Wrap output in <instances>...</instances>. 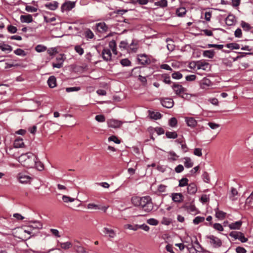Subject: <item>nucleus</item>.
Instances as JSON below:
<instances>
[{"instance_id": "nucleus-12", "label": "nucleus", "mask_w": 253, "mask_h": 253, "mask_svg": "<svg viewBox=\"0 0 253 253\" xmlns=\"http://www.w3.org/2000/svg\"><path fill=\"white\" fill-rule=\"evenodd\" d=\"M103 59L105 61H110L112 58L111 50L108 48H104L102 52Z\"/></svg>"}, {"instance_id": "nucleus-28", "label": "nucleus", "mask_w": 253, "mask_h": 253, "mask_svg": "<svg viewBox=\"0 0 253 253\" xmlns=\"http://www.w3.org/2000/svg\"><path fill=\"white\" fill-rule=\"evenodd\" d=\"M238 191L237 190L232 187L231 189V193L230 194L229 198L232 201H235L237 199V197H236L238 195Z\"/></svg>"}, {"instance_id": "nucleus-21", "label": "nucleus", "mask_w": 253, "mask_h": 253, "mask_svg": "<svg viewBox=\"0 0 253 253\" xmlns=\"http://www.w3.org/2000/svg\"><path fill=\"white\" fill-rule=\"evenodd\" d=\"M58 3L56 1L48 2L45 4V7L51 10H55L58 7Z\"/></svg>"}, {"instance_id": "nucleus-59", "label": "nucleus", "mask_w": 253, "mask_h": 253, "mask_svg": "<svg viewBox=\"0 0 253 253\" xmlns=\"http://www.w3.org/2000/svg\"><path fill=\"white\" fill-rule=\"evenodd\" d=\"M213 227L215 230H216L217 231H223V227L222 225L220 223H214L213 225Z\"/></svg>"}, {"instance_id": "nucleus-26", "label": "nucleus", "mask_w": 253, "mask_h": 253, "mask_svg": "<svg viewBox=\"0 0 253 253\" xmlns=\"http://www.w3.org/2000/svg\"><path fill=\"white\" fill-rule=\"evenodd\" d=\"M47 84L50 88H53L56 86V79L54 76H50L48 80Z\"/></svg>"}, {"instance_id": "nucleus-45", "label": "nucleus", "mask_w": 253, "mask_h": 253, "mask_svg": "<svg viewBox=\"0 0 253 253\" xmlns=\"http://www.w3.org/2000/svg\"><path fill=\"white\" fill-rule=\"evenodd\" d=\"M35 50L38 52H42L46 50V47L42 44H38L35 47Z\"/></svg>"}, {"instance_id": "nucleus-41", "label": "nucleus", "mask_w": 253, "mask_h": 253, "mask_svg": "<svg viewBox=\"0 0 253 253\" xmlns=\"http://www.w3.org/2000/svg\"><path fill=\"white\" fill-rule=\"evenodd\" d=\"M241 25L244 31H249L251 29V26L248 23L242 21L241 23Z\"/></svg>"}, {"instance_id": "nucleus-2", "label": "nucleus", "mask_w": 253, "mask_h": 253, "mask_svg": "<svg viewBox=\"0 0 253 253\" xmlns=\"http://www.w3.org/2000/svg\"><path fill=\"white\" fill-rule=\"evenodd\" d=\"M139 207L145 212H150L153 209V204L149 196H144L141 198Z\"/></svg>"}, {"instance_id": "nucleus-57", "label": "nucleus", "mask_w": 253, "mask_h": 253, "mask_svg": "<svg viewBox=\"0 0 253 253\" xmlns=\"http://www.w3.org/2000/svg\"><path fill=\"white\" fill-rule=\"evenodd\" d=\"M95 119L96 121L100 123H102L105 121V118L103 115H98L95 117Z\"/></svg>"}, {"instance_id": "nucleus-34", "label": "nucleus", "mask_w": 253, "mask_h": 253, "mask_svg": "<svg viewBox=\"0 0 253 253\" xmlns=\"http://www.w3.org/2000/svg\"><path fill=\"white\" fill-rule=\"evenodd\" d=\"M186 13V10L184 7H180L177 8L176 11V14L178 17L184 16Z\"/></svg>"}, {"instance_id": "nucleus-54", "label": "nucleus", "mask_w": 253, "mask_h": 253, "mask_svg": "<svg viewBox=\"0 0 253 253\" xmlns=\"http://www.w3.org/2000/svg\"><path fill=\"white\" fill-rule=\"evenodd\" d=\"M171 77L174 79L179 80L182 78V75L179 72H175L172 74Z\"/></svg>"}, {"instance_id": "nucleus-1", "label": "nucleus", "mask_w": 253, "mask_h": 253, "mask_svg": "<svg viewBox=\"0 0 253 253\" xmlns=\"http://www.w3.org/2000/svg\"><path fill=\"white\" fill-rule=\"evenodd\" d=\"M18 161L27 168H32L37 164V158L32 153L22 154L17 159Z\"/></svg>"}, {"instance_id": "nucleus-36", "label": "nucleus", "mask_w": 253, "mask_h": 253, "mask_svg": "<svg viewBox=\"0 0 253 253\" xmlns=\"http://www.w3.org/2000/svg\"><path fill=\"white\" fill-rule=\"evenodd\" d=\"M141 198V197L137 196H135L131 198V202L134 206L139 207L140 205Z\"/></svg>"}, {"instance_id": "nucleus-23", "label": "nucleus", "mask_w": 253, "mask_h": 253, "mask_svg": "<svg viewBox=\"0 0 253 253\" xmlns=\"http://www.w3.org/2000/svg\"><path fill=\"white\" fill-rule=\"evenodd\" d=\"M14 146L15 148H22L24 147V143L23 141V139L21 137H18L14 142Z\"/></svg>"}, {"instance_id": "nucleus-3", "label": "nucleus", "mask_w": 253, "mask_h": 253, "mask_svg": "<svg viewBox=\"0 0 253 253\" xmlns=\"http://www.w3.org/2000/svg\"><path fill=\"white\" fill-rule=\"evenodd\" d=\"M206 238L209 240V243L213 248H218L221 246L222 241L218 237L211 235L207 236Z\"/></svg>"}, {"instance_id": "nucleus-43", "label": "nucleus", "mask_w": 253, "mask_h": 253, "mask_svg": "<svg viewBox=\"0 0 253 253\" xmlns=\"http://www.w3.org/2000/svg\"><path fill=\"white\" fill-rule=\"evenodd\" d=\"M166 135L168 138H176L177 137V134L176 132L167 131Z\"/></svg>"}, {"instance_id": "nucleus-55", "label": "nucleus", "mask_w": 253, "mask_h": 253, "mask_svg": "<svg viewBox=\"0 0 253 253\" xmlns=\"http://www.w3.org/2000/svg\"><path fill=\"white\" fill-rule=\"evenodd\" d=\"M60 247L63 249L67 250L71 247V243L69 242L62 243L60 244Z\"/></svg>"}, {"instance_id": "nucleus-7", "label": "nucleus", "mask_w": 253, "mask_h": 253, "mask_svg": "<svg viewBox=\"0 0 253 253\" xmlns=\"http://www.w3.org/2000/svg\"><path fill=\"white\" fill-rule=\"evenodd\" d=\"M102 231L105 236L108 237L109 238L113 239L116 236V231L112 229L107 227H104Z\"/></svg>"}, {"instance_id": "nucleus-56", "label": "nucleus", "mask_w": 253, "mask_h": 253, "mask_svg": "<svg viewBox=\"0 0 253 253\" xmlns=\"http://www.w3.org/2000/svg\"><path fill=\"white\" fill-rule=\"evenodd\" d=\"M25 10L29 12H35L37 11L38 8L32 6L26 5Z\"/></svg>"}, {"instance_id": "nucleus-8", "label": "nucleus", "mask_w": 253, "mask_h": 253, "mask_svg": "<svg viewBox=\"0 0 253 253\" xmlns=\"http://www.w3.org/2000/svg\"><path fill=\"white\" fill-rule=\"evenodd\" d=\"M161 103L163 106L167 108H171L174 105V102L172 99L170 98L161 99Z\"/></svg>"}, {"instance_id": "nucleus-14", "label": "nucleus", "mask_w": 253, "mask_h": 253, "mask_svg": "<svg viewBox=\"0 0 253 253\" xmlns=\"http://www.w3.org/2000/svg\"><path fill=\"white\" fill-rule=\"evenodd\" d=\"M18 178L19 182L21 183H27L31 179V177L29 175L23 173H19Z\"/></svg>"}, {"instance_id": "nucleus-11", "label": "nucleus", "mask_w": 253, "mask_h": 253, "mask_svg": "<svg viewBox=\"0 0 253 253\" xmlns=\"http://www.w3.org/2000/svg\"><path fill=\"white\" fill-rule=\"evenodd\" d=\"M172 200L176 203H180L183 199V196L180 193H173L170 195Z\"/></svg>"}, {"instance_id": "nucleus-29", "label": "nucleus", "mask_w": 253, "mask_h": 253, "mask_svg": "<svg viewBox=\"0 0 253 253\" xmlns=\"http://www.w3.org/2000/svg\"><path fill=\"white\" fill-rule=\"evenodd\" d=\"M183 159L184 160V164L186 168H190L193 167V163L190 158L186 157H184Z\"/></svg>"}, {"instance_id": "nucleus-4", "label": "nucleus", "mask_w": 253, "mask_h": 253, "mask_svg": "<svg viewBox=\"0 0 253 253\" xmlns=\"http://www.w3.org/2000/svg\"><path fill=\"white\" fill-rule=\"evenodd\" d=\"M66 57L64 54H60L58 56H57L56 58V60L57 63H52V67L56 68H61L62 67L63 63L64 60H65Z\"/></svg>"}, {"instance_id": "nucleus-18", "label": "nucleus", "mask_w": 253, "mask_h": 253, "mask_svg": "<svg viewBox=\"0 0 253 253\" xmlns=\"http://www.w3.org/2000/svg\"><path fill=\"white\" fill-rule=\"evenodd\" d=\"M12 47L4 43L3 42L0 43V49L6 53H10L12 50Z\"/></svg>"}, {"instance_id": "nucleus-48", "label": "nucleus", "mask_w": 253, "mask_h": 253, "mask_svg": "<svg viewBox=\"0 0 253 253\" xmlns=\"http://www.w3.org/2000/svg\"><path fill=\"white\" fill-rule=\"evenodd\" d=\"M84 36L87 39H91L94 37V34L90 29H87L84 32Z\"/></svg>"}, {"instance_id": "nucleus-53", "label": "nucleus", "mask_w": 253, "mask_h": 253, "mask_svg": "<svg viewBox=\"0 0 253 253\" xmlns=\"http://www.w3.org/2000/svg\"><path fill=\"white\" fill-rule=\"evenodd\" d=\"M120 63L123 66H129L131 64V62L127 58L123 59L121 60Z\"/></svg>"}, {"instance_id": "nucleus-25", "label": "nucleus", "mask_w": 253, "mask_h": 253, "mask_svg": "<svg viewBox=\"0 0 253 253\" xmlns=\"http://www.w3.org/2000/svg\"><path fill=\"white\" fill-rule=\"evenodd\" d=\"M196 66L198 69H202L203 70H206L207 69L209 66V64L205 62L199 61L197 63Z\"/></svg>"}, {"instance_id": "nucleus-64", "label": "nucleus", "mask_w": 253, "mask_h": 253, "mask_svg": "<svg viewBox=\"0 0 253 253\" xmlns=\"http://www.w3.org/2000/svg\"><path fill=\"white\" fill-rule=\"evenodd\" d=\"M235 251L236 253H247V250L243 247L238 246L236 249Z\"/></svg>"}, {"instance_id": "nucleus-31", "label": "nucleus", "mask_w": 253, "mask_h": 253, "mask_svg": "<svg viewBox=\"0 0 253 253\" xmlns=\"http://www.w3.org/2000/svg\"><path fill=\"white\" fill-rule=\"evenodd\" d=\"M201 246L198 242L197 239L196 238L195 241L192 245V248L190 249V252H192V250L195 251H199L200 249H201Z\"/></svg>"}, {"instance_id": "nucleus-33", "label": "nucleus", "mask_w": 253, "mask_h": 253, "mask_svg": "<svg viewBox=\"0 0 253 253\" xmlns=\"http://www.w3.org/2000/svg\"><path fill=\"white\" fill-rule=\"evenodd\" d=\"M169 156L168 157V160L169 161H175L178 158V156L173 151H169L168 152Z\"/></svg>"}, {"instance_id": "nucleus-50", "label": "nucleus", "mask_w": 253, "mask_h": 253, "mask_svg": "<svg viewBox=\"0 0 253 253\" xmlns=\"http://www.w3.org/2000/svg\"><path fill=\"white\" fill-rule=\"evenodd\" d=\"M147 223L151 225L156 226L159 224V221L153 218L147 219Z\"/></svg>"}, {"instance_id": "nucleus-51", "label": "nucleus", "mask_w": 253, "mask_h": 253, "mask_svg": "<svg viewBox=\"0 0 253 253\" xmlns=\"http://www.w3.org/2000/svg\"><path fill=\"white\" fill-rule=\"evenodd\" d=\"M150 117L155 120H157L161 118V114L159 112H151L150 113Z\"/></svg>"}, {"instance_id": "nucleus-52", "label": "nucleus", "mask_w": 253, "mask_h": 253, "mask_svg": "<svg viewBox=\"0 0 253 253\" xmlns=\"http://www.w3.org/2000/svg\"><path fill=\"white\" fill-rule=\"evenodd\" d=\"M75 50L80 55H83L84 53V49L79 45H77L75 46Z\"/></svg>"}, {"instance_id": "nucleus-37", "label": "nucleus", "mask_w": 253, "mask_h": 253, "mask_svg": "<svg viewBox=\"0 0 253 253\" xmlns=\"http://www.w3.org/2000/svg\"><path fill=\"white\" fill-rule=\"evenodd\" d=\"M235 18L233 15H229L225 19V22L228 25H232L235 23Z\"/></svg>"}, {"instance_id": "nucleus-13", "label": "nucleus", "mask_w": 253, "mask_h": 253, "mask_svg": "<svg viewBox=\"0 0 253 253\" xmlns=\"http://www.w3.org/2000/svg\"><path fill=\"white\" fill-rule=\"evenodd\" d=\"M97 30L101 33L107 31L108 27L104 22H100L96 24Z\"/></svg>"}, {"instance_id": "nucleus-46", "label": "nucleus", "mask_w": 253, "mask_h": 253, "mask_svg": "<svg viewBox=\"0 0 253 253\" xmlns=\"http://www.w3.org/2000/svg\"><path fill=\"white\" fill-rule=\"evenodd\" d=\"M205 218L204 217L202 216H197L193 220V222L194 224L197 225L199 223L204 221Z\"/></svg>"}, {"instance_id": "nucleus-20", "label": "nucleus", "mask_w": 253, "mask_h": 253, "mask_svg": "<svg viewBox=\"0 0 253 253\" xmlns=\"http://www.w3.org/2000/svg\"><path fill=\"white\" fill-rule=\"evenodd\" d=\"M138 60L142 65H145L150 62V60L145 54L139 55L138 56Z\"/></svg>"}, {"instance_id": "nucleus-27", "label": "nucleus", "mask_w": 253, "mask_h": 253, "mask_svg": "<svg viewBox=\"0 0 253 253\" xmlns=\"http://www.w3.org/2000/svg\"><path fill=\"white\" fill-rule=\"evenodd\" d=\"M215 52L213 50H207L203 51V55L204 57L209 58H213L214 56Z\"/></svg>"}, {"instance_id": "nucleus-49", "label": "nucleus", "mask_w": 253, "mask_h": 253, "mask_svg": "<svg viewBox=\"0 0 253 253\" xmlns=\"http://www.w3.org/2000/svg\"><path fill=\"white\" fill-rule=\"evenodd\" d=\"M210 200V196L206 194H203L200 198V201L204 204Z\"/></svg>"}, {"instance_id": "nucleus-42", "label": "nucleus", "mask_w": 253, "mask_h": 253, "mask_svg": "<svg viewBox=\"0 0 253 253\" xmlns=\"http://www.w3.org/2000/svg\"><path fill=\"white\" fill-rule=\"evenodd\" d=\"M155 4L161 7H165L167 6L168 2L167 0H161L155 2Z\"/></svg>"}, {"instance_id": "nucleus-15", "label": "nucleus", "mask_w": 253, "mask_h": 253, "mask_svg": "<svg viewBox=\"0 0 253 253\" xmlns=\"http://www.w3.org/2000/svg\"><path fill=\"white\" fill-rule=\"evenodd\" d=\"M185 121L188 126L194 127L197 125V121L193 117H185Z\"/></svg>"}, {"instance_id": "nucleus-10", "label": "nucleus", "mask_w": 253, "mask_h": 253, "mask_svg": "<svg viewBox=\"0 0 253 253\" xmlns=\"http://www.w3.org/2000/svg\"><path fill=\"white\" fill-rule=\"evenodd\" d=\"M183 208L190 213L196 214L198 213L197 209L193 203H191L189 204H185L183 206Z\"/></svg>"}, {"instance_id": "nucleus-35", "label": "nucleus", "mask_w": 253, "mask_h": 253, "mask_svg": "<svg viewBox=\"0 0 253 253\" xmlns=\"http://www.w3.org/2000/svg\"><path fill=\"white\" fill-rule=\"evenodd\" d=\"M226 213L223 211H219L218 209L215 211V216L220 219H222L225 217Z\"/></svg>"}, {"instance_id": "nucleus-60", "label": "nucleus", "mask_w": 253, "mask_h": 253, "mask_svg": "<svg viewBox=\"0 0 253 253\" xmlns=\"http://www.w3.org/2000/svg\"><path fill=\"white\" fill-rule=\"evenodd\" d=\"M177 123V120L175 118H171L169 122V125L171 127H175Z\"/></svg>"}, {"instance_id": "nucleus-5", "label": "nucleus", "mask_w": 253, "mask_h": 253, "mask_svg": "<svg viewBox=\"0 0 253 253\" xmlns=\"http://www.w3.org/2000/svg\"><path fill=\"white\" fill-rule=\"evenodd\" d=\"M123 123V122L116 119H110L107 121L108 127L114 128L120 127Z\"/></svg>"}, {"instance_id": "nucleus-9", "label": "nucleus", "mask_w": 253, "mask_h": 253, "mask_svg": "<svg viewBox=\"0 0 253 253\" xmlns=\"http://www.w3.org/2000/svg\"><path fill=\"white\" fill-rule=\"evenodd\" d=\"M75 6V2L68 1L67 2H64L61 6V10L62 12L65 11H68L71 10L72 8H73Z\"/></svg>"}, {"instance_id": "nucleus-58", "label": "nucleus", "mask_w": 253, "mask_h": 253, "mask_svg": "<svg viewBox=\"0 0 253 253\" xmlns=\"http://www.w3.org/2000/svg\"><path fill=\"white\" fill-rule=\"evenodd\" d=\"M81 89V87L79 86H75V87H67L66 88V91L67 92H73V91H78Z\"/></svg>"}, {"instance_id": "nucleus-40", "label": "nucleus", "mask_w": 253, "mask_h": 253, "mask_svg": "<svg viewBox=\"0 0 253 253\" xmlns=\"http://www.w3.org/2000/svg\"><path fill=\"white\" fill-rule=\"evenodd\" d=\"M201 84L203 87H205L210 86L211 84V82L209 79L205 78L202 80Z\"/></svg>"}, {"instance_id": "nucleus-44", "label": "nucleus", "mask_w": 253, "mask_h": 253, "mask_svg": "<svg viewBox=\"0 0 253 253\" xmlns=\"http://www.w3.org/2000/svg\"><path fill=\"white\" fill-rule=\"evenodd\" d=\"M188 179L187 178H182L179 180L178 186L184 187L185 186H188Z\"/></svg>"}, {"instance_id": "nucleus-22", "label": "nucleus", "mask_w": 253, "mask_h": 253, "mask_svg": "<svg viewBox=\"0 0 253 253\" xmlns=\"http://www.w3.org/2000/svg\"><path fill=\"white\" fill-rule=\"evenodd\" d=\"M29 227H32L34 229H40L42 227V224L39 221H34L30 222Z\"/></svg>"}, {"instance_id": "nucleus-47", "label": "nucleus", "mask_w": 253, "mask_h": 253, "mask_svg": "<svg viewBox=\"0 0 253 253\" xmlns=\"http://www.w3.org/2000/svg\"><path fill=\"white\" fill-rule=\"evenodd\" d=\"M14 53L17 55L23 57L26 55V52L23 49L20 48H17L16 50H15L14 51Z\"/></svg>"}, {"instance_id": "nucleus-19", "label": "nucleus", "mask_w": 253, "mask_h": 253, "mask_svg": "<svg viewBox=\"0 0 253 253\" xmlns=\"http://www.w3.org/2000/svg\"><path fill=\"white\" fill-rule=\"evenodd\" d=\"M242 224V221L239 220L228 225V227L231 230H239L240 229Z\"/></svg>"}, {"instance_id": "nucleus-61", "label": "nucleus", "mask_w": 253, "mask_h": 253, "mask_svg": "<svg viewBox=\"0 0 253 253\" xmlns=\"http://www.w3.org/2000/svg\"><path fill=\"white\" fill-rule=\"evenodd\" d=\"M62 200L65 203L73 202L75 201V198L64 195L62 197Z\"/></svg>"}, {"instance_id": "nucleus-30", "label": "nucleus", "mask_w": 253, "mask_h": 253, "mask_svg": "<svg viewBox=\"0 0 253 253\" xmlns=\"http://www.w3.org/2000/svg\"><path fill=\"white\" fill-rule=\"evenodd\" d=\"M109 46L110 50L111 49L113 53L115 55L117 54L116 43L114 40H112L109 43Z\"/></svg>"}, {"instance_id": "nucleus-32", "label": "nucleus", "mask_w": 253, "mask_h": 253, "mask_svg": "<svg viewBox=\"0 0 253 253\" xmlns=\"http://www.w3.org/2000/svg\"><path fill=\"white\" fill-rule=\"evenodd\" d=\"M120 48L123 50H128V43L126 40L122 41L120 42L119 44Z\"/></svg>"}, {"instance_id": "nucleus-38", "label": "nucleus", "mask_w": 253, "mask_h": 253, "mask_svg": "<svg viewBox=\"0 0 253 253\" xmlns=\"http://www.w3.org/2000/svg\"><path fill=\"white\" fill-rule=\"evenodd\" d=\"M226 47L232 49H238L240 48V45L235 42H232L228 43L226 45Z\"/></svg>"}, {"instance_id": "nucleus-63", "label": "nucleus", "mask_w": 253, "mask_h": 253, "mask_svg": "<svg viewBox=\"0 0 253 253\" xmlns=\"http://www.w3.org/2000/svg\"><path fill=\"white\" fill-rule=\"evenodd\" d=\"M50 231L51 233V234L55 237L57 238L60 237V234L59 233V231L57 229L51 228L50 229Z\"/></svg>"}, {"instance_id": "nucleus-62", "label": "nucleus", "mask_w": 253, "mask_h": 253, "mask_svg": "<svg viewBox=\"0 0 253 253\" xmlns=\"http://www.w3.org/2000/svg\"><path fill=\"white\" fill-rule=\"evenodd\" d=\"M171 221L170 219L166 217H164L162 218L161 223L165 225H169L171 223Z\"/></svg>"}, {"instance_id": "nucleus-17", "label": "nucleus", "mask_w": 253, "mask_h": 253, "mask_svg": "<svg viewBox=\"0 0 253 253\" xmlns=\"http://www.w3.org/2000/svg\"><path fill=\"white\" fill-rule=\"evenodd\" d=\"M187 193L190 195L195 194L197 191L196 185L194 183H191L188 185L187 187Z\"/></svg>"}, {"instance_id": "nucleus-24", "label": "nucleus", "mask_w": 253, "mask_h": 253, "mask_svg": "<svg viewBox=\"0 0 253 253\" xmlns=\"http://www.w3.org/2000/svg\"><path fill=\"white\" fill-rule=\"evenodd\" d=\"M138 42L135 40H133L131 42L128 43V50H131L133 52H136L138 48Z\"/></svg>"}, {"instance_id": "nucleus-39", "label": "nucleus", "mask_w": 253, "mask_h": 253, "mask_svg": "<svg viewBox=\"0 0 253 253\" xmlns=\"http://www.w3.org/2000/svg\"><path fill=\"white\" fill-rule=\"evenodd\" d=\"M124 228L133 231H136L138 229V224L131 225L127 224L124 225Z\"/></svg>"}, {"instance_id": "nucleus-16", "label": "nucleus", "mask_w": 253, "mask_h": 253, "mask_svg": "<svg viewBox=\"0 0 253 253\" xmlns=\"http://www.w3.org/2000/svg\"><path fill=\"white\" fill-rule=\"evenodd\" d=\"M22 23H30L33 20L32 15L31 14L21 15L20 17Z\"/></svg>"}, {"instance_id": "nucleus-6", "label": "nucleus", "mask_w": 253, "mask_h": 253, "mask_svg": "<svg viewBox=\"0 0 253 253\" xmlns=\"http://www.w3.org/2000/svg\"><path fill=\"white\" fill-rule=\"evenodd\" d=\"M172 88L176 95H180L186 90L181 84L178 83H174L172 85Z\"/></svg>"}]
</instances>
